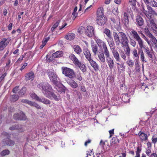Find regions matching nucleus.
Masks as SVG:
<instances>
[{
	"label": "nucleus",
	"instance_id": "obj_1",
	"mask_svg": "<svg viewBox=\"0 0 157 157\" xmlns=\"http://www.w3.org/2000/svg\"><path fill=\"white\" fill-rule=\"evenodd\" d=\"M37 86L41 90L43 94L46 97L49 98H53L56 101H58L60 99L59 96L56 95L52 91V87L48 82L40 83L37 85Z\"/></svg>",
	"mask_w": 157,
	"mask_h": 157
},
{
	"label": "nucleus",
	"instance_id": "obj_2",
	"mask_svg": "<svg viewBox=\"0 0 157 157\" xmlns=\"http://www.w3.org/2000/svg\"><path fill=\"white\" fill-rule=\"evenodd\" d=\"M131 33L133 38L137 42L140 48L142 50L144 48L145 52L147 56L151 58H152L153 52L150 51L147 47H146L144 44V41L139 36L135 30L132 29L131 31Z\"/></svg>",
	"mask_w": 157,
	"mask_h": 157
},
{
	"label": "nucleus",
	"instance_id": "obj_3",
	"mask_svg": "<svg viewBox=\"0 0 157 157\" xmlns=\"http://www.w3.org/2000/svg\"><path fill=\"white\" fill-rule=\"evenodd\" d=\"M113 35L117 45H119L120 43L123 46H126L128 45V38L124 33L120 32L117 34L116 33L114 32Z\"/></svg>",
	"mask_w": 157,
	"mask_h": 157
},
{
	"label": "nucleus",
	"instance_id": "obj_4",
	"mask_svg": "<svg viewBox=\"0 0 157 157\" xmlns=\"http://www.w3.org/2000/svg\"><path fill=\"white\" fill-rule=\"evenodd\" d=\"M47 73L50 80L54 84L57 85L59 84L60 86H61V83L58 81V78L54 71L48 70L47 71Z\"/></svg>",
	"mask_w": 157,
	"mask_h": 157
},
{
	"label": "nucleus",
	"instance_id": "obj_5",
	"mask_svg": "<svg viewBox=\"0 0 157 157\" xmlns=\"http://www.w3.org/2000/svg\"><path fill=\"white\" fill-rule=\"evenodd\" d=\"M147 9L148 11L145 10L144 8L143 7L142 9V11L148 17L150 18L151 15H149L150 14L157 15V13L153 10L152 8L149 6L147 5Z\"/></svg>",
	"mask_w": 157,
	"mask_h": 157
},
{
	"label": "nucleus",
	"instance_id": "obj_6",
	"mask_svg": "<svg viewBox=\"0 0 157 157\" xmlns=\"http://www.w3.org/2000/svg\"><path fill=\"white\" fill-rule=\"evenodd\" d=\"M62 73L66 76L70 78H72L75 75L74 71L72 69L67 67H64L63 68Z\"/></svg>",
	"mask_w": 157,
	"mask_h": 157
},
{
	"label": "nucleus",
	"instance_id": "obj_7",
	"mask_svg": "<svg viewBox=\"0 0 157 157\" xmlns=\"http://www.w3.org/2000/svg\"><path fill=\"white\" fill-rule=\"evenodd\" d=\"M147 24L148 28L153 30L154 33L157 34V27L154 20L152 19H150L147 20Z\"/></svg>",
	"mask_w": 157,
	"mask_h": 157
},
{
	"label": "nucleus",
	"instance_id": "obj_8",
	"mask_svg": "<svg viewBox=\"0 0 157 157\" xmlns=\"http://www.w3.org/2000/svg\"><path fill=\"white\" fill-rule=\"evenodd\" d=\"M106 61L111 71L113 69L114 66V61L113 58L110 56L105 58Z\"/></svg>",
	"mask_w": 157,
	"mask_h": 157
},
{
	"label": "nucleus",
	"instance_id": "obj_9",
	"mask_svg": "<svg viewBox=\"0 0 157 157\" xmlns=\"http://www.w3.org/2000/svg\"><path fill=\"white\" fill-rule=\"evenodd\" d=\"M121 52L120 53L121 56L124 60H126V56L128 57V58L130 57V48L129 46H127L126 48L125 53L122 50H121Z\"/></svg>",
	"mask_w": 157,
	"mask_h": 157
},
{
	"label": "nucleus",
	"instance_id": "obj_10",
	"mask_svg": "<svg viewBox=\"0 0 157 157\" xmlns=\"http://www.w3.org/2000/svg\"><path fill=\"white\" fill-rule=\"evenodd\" d=\"M13 118L16 120H25L26 119V117L23 112H21L19 114L16 113L13 116Z\"/></svg>",
	"mask_w": 157,
	"mask_h": 157
},
{
	"label": "nucleus",
	"instance_id": "obj_11",
	"mask_svg": "<svg viewBox=\"0 0 157 157\" xmlns=\"http://www.w3.org/2000/svg\"><path fill=\"white\" fill-rule=\"evenodd\" d=\"M10 40L7 38H4L0 42V52L2 51L9 44Z\"/></svg>",
	"mask_w": 157,
	"mask_h": 157
},
{
	"label": "nucleus",
	"instance_id": "obj_12",
	"mask_svg": "<svg viewBox=\"0 0 157 157\" xmlns=\"http://www.w3.org/2000/svg\"><path fill=\"white\" fill-rule=\"evenodd\" d=\"M85 33L88 36L92 37L93 36L94 33L93 27L91 26H87L85 29Z\"/></svg>",
	"mask_w": 157,
	"mask_h": 157
},
{
	"label": "nucleus",
	"instance_id": "obj_13",
	"mask_svg": "<svg viewBox=\"0 0 157 157\" xmlns=\"http://www.w3.org/2000/svg\"><path fill=\"white\" fill-rule=\"evenodd\" d=\"M106 20V18L105 16L97 17V23L100 25H104L105 23Z\"/></svg>",
	"mask_w": 157,
	"mask_h": 157
},
{
	"label": "nucleus",
	"instance_id": "obj_14",
	"mask_svg": "<svg viewBox=\"0 0 157 157\" xmlns=\"http://www.w3.org/2000/svg\"><path fill=\"white\" fill-rule=\"evenodd\" d=\"M111 50L116 61L118 62H121V58L117 50L115 48H112Z\"/></svg>",
	"mask_w": 157,
	"mask_h": 157
},
{
	"label": "nucleus",
	"instance_id": "obj_15",
	"mask_svg": "<svg viewBox=\"0 0 157 157\" xmlns=\"http://www.w3.org/2000/svg\"><path fill=\"white\" fill-rule=\"evenodd\" d=\"M2 143L4 145L12 146L14 144V142L9 138L4 139L2 141Z\"/></svg>",
	"mask_w": 157,
	"mask_h": 157
},
{
	"label": "nucleus",
	"instance_id": "obj_16",
	"mask_svg": "<svg viewBox=\"0 0 157 157\" xmlns=\"http://www.w3.org/2000/svg\"><path fill=\"white\" fill-rule=\"evenodd\" d=\"M122 21L124 25L127 27L129 24L128 14V11L125 12L124 13V16L122 18Z\"/></svg>",
	"mask_w": 157,
	"mask_h": 157
},
{
	"label": "nucleus",
	"instance_id": "obj_17",
	"mask_svg": "<svg viewBox=\"0 0 157 157\" xmlns=\"http://www.w3.org/2000/svg\"><path fill=\"white\" fill-rule=\"evenodd\" d=\"M138 135L141 141H145L147 140L148 136L144 132L140 131L138 133Z\"/></svg>",
	"mask_w": 157,
	"mask_h": 157
},
{
	"label": "nucleus",
	"instance_id": "obj_18",
	"mask_svg": "<svg viewBox=\"0 0 157 157\" xmlns=\"http://www.w3.org/2000/svg\"><path fill=\"white\" fill-rule=\"evenodd\" d=\"M89 62L95 71L99 70V67L98 64L95 61L93 60V59L89 61Z\"/></svg>",
	"mask_w": 157,
	"mask_h": 157
},
{
	"label": "nucleus",
	"instance_id": "obj_19",
	"mask_svg": "<svg viewBox=\"0 0 157 157\" xmlns=\"http://www.w3.org/2000/svg\"><path fill=\"white\" fill-rule=\"evenodd\" d=\"M99 61L101 64L105 63V58L103 52H99L98 53Z\"/></svg>",
	"mask_w": 157,
	"mask_h": 157
},
{
	"label": "nucleus",
	"instance_id": "obj_20",
	"mask_svg": "<svg viewBox=\"0 0 157 157\" xmlns=\"http://www.w3.org/2000/svg\"><path fill=\"white\" fill-rule=\"evenodd\" d=\"M146 5H150L152 6L157 7V2L154 0H143Z\"/></svg>",
	"mask_w": 157,
	"mask_h": 157
},
{
	"label": "nucleus",
	"instance_id": "obj_21",
	"mask_svg": "<svg viewBox=\"0 0 157 157\" xmlns=\"http://www.w3.org/2000/svg\"><path fill=\"white\" fill-rule=\"evenodd\" d=\"M111 21L114 24L115 26L116 25L117 26L118 29L119 28V25L120 24V20L119 17H117L116 18L113 17H111L110 19Z\"/></svg>",
	"mask_w": 157,
	"mask_h": 157
},
{
	"label": "nucleus",
	"instance_id": "obj_22",
	"mask_svg": "<svg viewBox=\"0 0 157 157\" xmlns=\"http://www.w3.org/2000/svg\"><path fill=\"white\" fill-rule=\"evenodd\" d=\"M83 53L86 59L88 61L92 59L90 52L88 49L86 48L84 49Z\"/></svg>",
	"mask_w": 157,
	"mask_h": 157
},
{
	"label": "nucleus",
	"instance_id": "obj_23",
	"mask_svg": "<svg viewBox=\"0 0 157 157\" xmlns=\"http://www.w3.org/2000/svg\"><path fill=\"white\" fill-rule=\"evenodd\" d=\"M67 81L68 84L73 88H76L78 86L77 83L73 80L68 79Z\"/></svg>",
	"mask_w": 157,
	"mask_h": 157
},
{
	"label": "nucleus",
	"instance_id": "obj_24",
	"mask_svg": "<svg viewBox=\"0 0 157 157\" xmlns=\"http://www.w3.org/2000/svg\"><path fill=\"white\" fill-rule=\"evenodd\" d=\"M69 58L73 62L74 64L76 66L80 63L77 58L73 54H71L69 56Z\"/></svg>",
	"mask_w": 157,
	"mask_h": 157
},
{
	"label": "nucleus",
	"instance_id": "obj_25",
	"mask_svg": "<svg viewBox=\"0 0 157 157\" xmlns=\"http://www.w3.org/2000/svg\"><path fill=\"white\" fill-rule=\"evenodd\" d=\"M95 40L96 43L100 48L103 47L106 45L105 42L99 38H95Z\"/></svg>",
	"mask_w": 157,
	"mask_h": 157
},
{
	"label": "nucleus",
	"instance_id": "obj_26",
	"mask_svg": "<svg viewBox=\"0 0 157 157\" xmlns=\"http://www.w3.org/2000/svg\"><path fill=\"white\" fill-rule=\"evenodd\" d=\"M132 54L133 55L134 57L136 58V61L135 62V63L136 67L138 66L139 65V64H138V61L136 60L138 59L139 56L137 54V50L136 49H133V50Z\"/></svg>",
	"mask_w": 157,
	"mask_h": 157
},
{
	"label": "nucleus",
	"instance_id": "obj_27",
	"mask_svg": "<svg viewBox=\"0 0 157 157\" xmlns=\"http://www.w3.org/2000/svg\"><path fill=\"white\" fill-rule=\"evenodd\" d=\"M38 101L41 102L46 105L49 104L51 103V102L49 100L44 97L40 98Z\"/></svg>",
	"mask_w": 157,
	"mask_h": 157
},
{
	"label": "nucleus",
	"instance_id": "obj_28",
	"mask_svg": "<svg viewBox=\"0 0 157 157\" xmlns=\"http://www.w3.org/2000/svg\"><path fill=\"white\" fill-rule=\"evenodd\" d=\"M136 22L138 25L141 26L143 25L144 21L143 18L140 16H138L136 17Z\"/></svg>",
	"mask_w": 157,
	"mask_h": 157
},
{
	"label": "nucleus",
	"instance_id": "obj_29",
	"mask_svg": "<svg viewBox=\"0 0 157 157\" xmlns=\"http://www.w3.org/2000/svg\"><path fill=\"white\" fill-rule=\"evenodd\" d=\"M103 53L105 56V58L110 56V52L108 50L107 46L106 45L103 47Z\"/></svg>",
	"mask_w": 157,
	"mask_h": 157
},
{
	"label": "nucleus",
	"instance_id": "obj_30",
	"mask_svg": "<svg viewBox=\"0 0 157 157\" xmlns=\"http://www.w3.org/2000/svg\"><path fill=\"white\" fill-rule=\"evenodd\" d=\"M25 79L27 80H32L34 78V75L33 72H31L27 73L25 76Z\"/></svg>",
	"mask_w": 157,
	"mask_h": 157
},
{
	"label": "nucleus",
	"instance_id": "obj_31",
	"mask_svg": "<svg viewBox=\"0 0 157 157\" xmlns=\"http://www.w3.org/2000/svg\"><path fill=\"white\" fill-rule=\"evenodd\" d=\"M74 51L77 54H79L82 52V50L80 47L78 45H75L73 46Z\"/></svg>",
	"mask_w": 157,
	"mask_h": 157
},
{
	"label": "nucleus",
	"instance_id": "obj_32",
	"mask_svg": "<svg viewBox=\"0 0 157 157\" xmlns=\"http://www.w3.org/2000/svg\"><path fill=\"white\" fill-rule=\"evenodd\" d=\"M65 38L67 40H71L75 38V35L73 33H69L65 36Z\"/></svg>",
	"mask_w": 157,
	"mask_h": 157
},
{
	"label": "nucleus",
	"instance_id": "obj_33",
	"mask_svg": "<svg viewBox=\"0 0 157 157\" xmlns=\"http://www.w3.org/2000/svg\"><path fill=\"white\" fill-rule=\"evenodd\" d=\"M63 55L62 51H58L52 54V56L54 58H58L62 56Z\"/></svg>",
	"mask_w": 157,
	"mask_h": 157
},
{
	"label": "nucleus",
	"instance_id": "obj_34",
	"mask_svg": "<svg viewBox=\"0 0 157 157\" xmlns=\"http://www.w3.org/2000/svg\"><path fill=\"white\" fill-rule=\"evenodd\" d=\"M91 47L92 49V52L94 54V55H96L97 54V51L98 50L97 46L96 44H94V43H92L91 44Z\"/></svg>",
	"mask_w": 157,
	"mask_h": 157
},
{
	"label": "nucleus",
	"instance_id": "obj_35",
	"mask_svg": "<svg viewBox=\"0 0 157 157\" xmlns=\"http://www.w3.org/2000/svg\"><path fill=\"white\" fill-rule=\"evenodd\" d=\"M76 66H78L80 68L81 71L84 72L86 71V67L83 63L80 62Z\"/></svg>",
	"mask_w": 157,
	"mask_h": 157
},
{
	"label": "nucleus",
	"instance_id": "obj_36",
	"mask_svg": "<svg viewBox=\"0 0 157 157\" xmlns=\"http://www.w3.org/2000/svg\"><path fill=\"white\" fill-rule=\"evenodd\" d=\"M26 129V126L20 124H18L17 130H18L19 132H23Z\"/></svg>",
	"mask_w": 157,
	"mask_h": 157
},
{
	"label": "nucleus",
	"instance_id": "obj_37",
	"mask_svg": "<svg viewBox=\"0 0 157 157\" xmlns=\"http://www.w3.org/2000/svg\"><path fill=\"white\" fill-rule=\"evenodd\" d=\"M122 100L124 102H129L130 98L128 97L127 94H123L122 96Z\"/></svg>",
	"mask_w": 157,
	"mask_h": 157
},
{
	"label": "nucleus",
	"instance_id": "obj_38",
	"mask_svg": "<svg viewBox=\"0 0 157 157\" xmlns=\"http://www.w3.org/2000/svg\"><path fill=\"white\" fill-rule=\"evenodd\" d=\"M103 10V9L102 7H100L98 9L97 12V17L104 16Z\"/></svg>",
	"mask_w": 157,
	"mask_h": 157
},
{
	"label": "nucleus",
	"instance_id": "obj_39",
	"mask_svg": "<svg viewBox=\"0 0 157 157\" xmlns=\"http://www.w3.org/2000/svg\"><path fill=\"white\" fill-rule=\"evenodd\" d=\"M30 95L32 99L38 101L40 98L36 94L33 92L31 93Z\"/></svg>",
	"mask_w": 157,
	"mask_h": 157
},
{
	"label": "nucleus",
	"instance_id": "obj_40",
	"mask_svg": "<svg viewBox=\"0 0 157 157\" xmlns=\"http://www.w3.org/2000/svg\"><path fill=\"white\" fill-rule=\"evenodd\" d=\"M19 97L17 94L12 95L10 96V98L12 101L15 102L19 99Z\"/></svg>",
	"mask_w": 157,
	"mask_h": 157
},
{
	"label": "nucleus",
	"instance_id": "obj_41",
	"mask_svg": "<svg viewBox=\"0 0 157 157\" xmlns=\"http://www.w3.org/2000/svg\"><path fill=\"white\" fill-rule=\"evenodd\" d=\"M142 151L141 146H138L136 147V156L138 157H140V153Z\"/></svg>",
	"mask_w": 157,
	"mask_h": 157
},
{
	"label": "nucleus",
	"instance_id": "obj_42",
	"mask_svg": "<svg viewBox=\"0 0 157 157\" xmlns=\"http://www.w3.org/2000/svg\"><path fill=\"white\" fill-rule=\"evenodd\" d=\"M110 39V40L108 41V42L110 47V50H111L112 48H115V47L114 46V43L113 39H112V38Z\"/></svg>",
	"mask_w": 157,
	"mask_h": 157
},
{
	"label": "nucleus",
	"instance_id": "obj_43",
	"mask_svg": "<svg viewBox=\"0 0 157 157\" xmlns=\"http://www.w3.org/2000/svg\"><path fill=\"white\" fill-rule=\"evenodd\" d=\"M62 84L61 86H60L59 84H58L57 85H55L56 86L55 87V88L58 92L62 93L63 92H64V90L61 87L62 85V84Z\"/></svg>",
	"mask_w": 157,
	"mask_h": 157
},
{
	"label": "nucleus",
	"instance_id": "obj_44",
	"mask_svg": "<svg viewBox=\"0 0 157 157\" xmlns=\"http://www.w3.org/2000/svg\"><path fill=\"white\" fill-rule=\"evenodd\" d=\"M104 33H105L107 36L109 38H112L110 30L108 29H105L104 30Z\"/></svg>",
	"mask_w": 157,
	"mask_h": 157
},
{
	"label": "nucleus",
	"instance_id": "obj_45",
	"mask_svg": "<svg viewBox=\"0 0 157 157\" xmlns=\"http://www.w3.org/2000/svg\"><path fill=\"white\" fill-rule=\"evenodd\" d=\"M127 65L130 67H132L134 64L133 61L130 59H129L126 62Z\"/></svg>",
	"mask_w": 157,
	"mask_h": 157
},
{
	"label": "nucleus",
	"instance_id": "obj_46",
	"mask_svg": "<svg viewBox=\"0 0 157 157\" xmlns=\"http://www.w3.org/2000/svg\"><path fill=\"white\" fill-rule=\"evenodd\" d=\"M10 153V151L9 150L6 149L1 151L0 154L2 156H4L6 155H9Z\"/></svg>",
	"mask_w": 157,
	"mask_h": 157
},
{
	"label": "nucleus",
	"instance_id": "obj_47",
	"mask_svg": "<svg viewBox=\"0 0 157 157\" xmlns=\"http://www.w3.org/2000/svg\"><path fill=\"white\" fill-rule=\"evenodd\" d=\"M85 29L83 26H81L78 28L77 32L79 34H82L84 31H85Z\"/></svg>",
	"mask_w": 157,
	"mask_h": 157
},
{
	"label": "nucleus",
	"instance_id": "obj_48",
	"mask_svg": "<svg viewBox=\"0 0 157 157\" xmlns=\"http://www.w3.org/2000/svg\"><path fill=\"white\" fill-rule=\"evenodd\" d=\"M26 91V89L25 87H22L20 90L19 94V95L21 96H23L25 93Z\"/></svg>",
	"mask_w": 157,
	"mask_h": 157
},
{
	"label": "nucleus",
	"instance_id": "obj_49",
	"mask_svg": "<svg viewBox=\"0 0 157 157\" xmlns=\"http://www.w3.org/2000/svg\"><path fill=\"white\" fill-rule=\"evenodd\" d=\"M140 58L141 60L143 62H146L147 61L145 59V57L144 56V54L143 50H141L140 52Z\"/></svg>",
	"mask_w": 157,
	"mask_h": 157
},
{
	"label": "nucleus",
	"instance_id": "obj_50",
	"mask_svg": "<svg viewBox=\"0 0 157 157\" xmlns=\"http://www.w3.org/2000/svg\"><path fill=\"white\" fill-rule=\"evenodd\" d=\"M30 105L32 106H34L37 109H41V107L38 104L35 102L31 101Z\"/></svg>",
	"mask_w": 157,
	"mask_h": 157
},
{
	"label": "nucleus",
	"instance_id": "obj_51",
	"mask_svg": "<svg viewBox=\"0 0 157 157\" xmlns=\"http://www.w3.org/2000/svg\"><path fill=\"white\" fill-rule=\"evenodd\" d=\"M59 21H58L54 24L51 29L52 32H53L55 30V29L58 27L59 23Z\"/></svg>",
	"mask_w": 157,
	"mask_h": 157
},
{
	"label": "nucleus",
	"instance_id": "obj_52",
	"mask_svg": "<svg viewBox=\"0 0 157 157\" xmlns=\"http://www.w3.org/2000/svg\"><path fill=\"white\" fill-rule=\"evenodd\" d=\"M75 77L76 79L79 81H81L82 79L81 76V74L80 73H78L77 74L75 75Z\"/></svg>",
	"mask_w": 157,
	"mask_h": 157
},
{
	"label": "nucleus",
	"instance_id": "obj_53",
	"mask_svg": "<svg viewBox=\"0 0 157 157\" xmlns=\"http://www.w3.org/2000/svg\"><path fill=\"white\" fill-rule=\"evenodd\" d=\"M151 40V45L154 44L155 45L157 44V40L155 37L150 40Z\"/></svg>",
	"mask_w": 157,
	"mask_h": 157
},
{
	"label": "nucleus",
	"instance_id": "obj_54",
	"mask_svg": "<svg viewBox=\"0 0 157 157\" xmlns=\"http://www.w3.org/2000/svg\"><path fill=\"white\" fill-rule=\"evenodd\" d=\"M152 142L155 144L157 142V138L155 136V135L153 136L151 139Z\"/></svg>",
	"mask_w": 157,
	"mask_h": 157
},
{
	"label": "nucleus",
	"instance_id": "obj_55",
	"mask_svg": "<svg viewBox=\"0 0 157 157\" xmlns=\"http://www.w3.org/2000/svg\"><path fill=\"white\" fill-rule=\"evenodd\" d=\"M130 43L131 45L133 47H135L136 42L134 39H131Z\"/></svg>",
	"mask_w": 157,
	"mask_h": 157
},
{
	"label": "nucleus",
	"instance_id": "obj_56",
	"mask_svg": "<svg viewBox=\"0 0 157 157\" xmlns=\"http://www.w3.org/2000/svg\"><path fill=\"white\" fill-rule=\"evenodd\" d=\"M21 101L22 103L27 104L30 105L32 101L27 99H23L21 100Z\"/></svg>",
	"mask_w": 157,
	"mask_h": 157
},
{
	"label": "nucleus",
	"instance_id": "obj_57",
	"mask_svg": "<svg viewBox=\"0 0 157 157\" xmlns=\"http://www.w3.org/2000/svg\"><path fill=\"white\" fill-rule=\"evenodd\" d=\"M18 124L12 126L9 128V129L11 130H17Z\"/></svg>",
	"mask_w": 157,
	"mask_h": 157
},
{
	"label": "nucleus",
	"instance_id": "obj_58",
	"mask_svg": "<svg viewBox=\"0 0 157 157\" xmlns=\"http://www.w3.org/2000/svg\"><path fill=\"white\" fill-rule=\"evenodd\" d=\"M19 90V86H16L13 89V92L15 94H16L17 93V92Z\"/></svg>",
	"mask_w": 157,
	"mask_h": 157
},
{
	"label": "nucleus",
	"instance_id": "obj_59",
	"mask_svg": "<svg viewBox=\"0 0 157 157\" xmlns=\"http://www.w3.org/2000/svg\"><path fill=\"white\" fill-rule=\"evenodd\" d=\"M67 24L66 23H64L62 25L60 26H59V30H62L63 28H64L67 25Z\"/></svg>",
	"mask_w": 157,
	"mask_h": 157
},
{
	"label": "nucleus",
	"instance_id": "obj_60",
	"mask_svg": "<svg viewBox=\"0 0 157 157\" xmlns=\"http://www.w3.org/2000/svg\"><path fill=\"white\" fill-rule=\"evenodd\" d=\"M6 73H5L2 75V76L0 77V83L4 79L5 77L6 76Z\"/></svg>",
	"mask_w": 157,
	"mask_h": 157
},
{
	"label": "nucleus",
	"instance_id": "obj_61",
	"mask_svg": "<svg viewBox=\"0 0 157 157\" xmlns=\"http://www.w3.org/2000/svg\"><path fill=\"white\" fill-rule=\"evenodd\" d=\"M144 39L147 41L148 44L151 47V40H149L146 37H145V38H144Z\"/></svg>",
	"mask_w": 157,
	"mask_h": 157
},
{
	"label": "nucleus",
	"instance_id": "obj_62",
	"mask_svg": "<svg viewBox=\"0 0 157 157\" xmlns=\"http://www.w3.org/2000/svg\"><path fill=\"white\" fill-rule=\"evenodd\" d=\"M72 19L73 20H74L76 17L77 16H78V13L76 12H73L72 13Z\"/></svg>",
	"mask_w": 157,
	"mask_h": 157
},
{
	"label": "nucleus",
	"instance_id": "obj_63",
	"mask_svg": "<svg viewBox=\"0 0 157 157\" xmlns=\"http://www.w3.org/2000/svg\"><path fill=\"white\" fill-rule=\"evenodd\" d=\"M129 1L132 6H134L136 5V0H129Z\"/></svg>",
	"mask_w": 157,
	"mask_h": 157
},
{
	"label": "nucleus",
	"instance_id": "obj_64",
	"mask_svg": "<svg viewBox=\"0 0 157 157\" xmlns=\"http://www.w3.org/2000/svg\"><path fill=\"white\" fill-rule=\"evenodd\" d=\"M151 149H146V153L149 156L151 153Z\"/></svg>",
	"mask_w": 157,
	"mask_h": 157
}]
</instances>
